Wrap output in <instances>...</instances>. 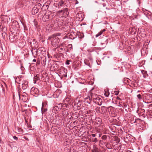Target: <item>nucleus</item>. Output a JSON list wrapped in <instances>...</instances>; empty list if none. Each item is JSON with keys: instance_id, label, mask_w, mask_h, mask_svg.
Masks as SVG:
<instances>
[{"instance_id": "nucleus-8", "label": "nucleus", "mask_w": 152, "mask_h": 152, "mask_svg": "<svg viewBox=\"0 0 152 152\" xmlns=\"http://www.w3.org/2000/svg\"><path fill=\"white\" fill-rule=\"evenodd\" d=\"M53 18L52 17V15H50L49 14H45L43 16V18L44 20L45 19V20H46V19H49V20H50L52 19Z\"/></svg>"}, {"instance_id": "nucleus-25", "label": "nucleus", "mask_w": 152, "mask_h": 152, "mask_svg": "<svg viewBox=\"0 0 152 152\" xmlns=\"http://www.w3.org/2000/svg\"><path fill=\"white\" fill-rule=\"evenodd\" d=\"M101 109L102 110V113H104L105 112V107L104 106H102L101 108Z\"/></svg>"}, {"instance_id": "nucleus-47", "label": "nucleus", "mask_w": 152, "mask_h": 152, "mask_svg": "<svg viewBox=\"0 0 152 152\" xmlns=\"http://www.w3.org/2000/svg\"><path fill=\"white\" fill-rule=\"evenodd\" d=\"M18 95L19 97V99H20V94L19 92H18Z\"/></svg>"}, {"instance_id": "nucleus-48", "label": "nucleus", "mask_w": 152, "mask_h": 152, "mask_svg": "<svg viewBox=\"0 0 152 152\" xmlns=\"http://www.w3.org/2000/svg\"><path fill=\"white\" fill-rule=\"evenodd\" d=\"M69 50H69V49L68 48L67 49V50H66V51L67 52H69Z\"/></svg>"}, {"instance_id": "nucleus-49", "label": "nucleus", "mask_w": 152, "mask_h": 152, "mask_svg": "<svg viewBox=\"0 0 152 152\" xmlns=\"http://www.w3.org/2000/svg\"><path fill=\"white\" fill-rule=\"evenodd\" d=\"M32 61L34 62H35L36 61V60L35 59H34Z\"/></svg>"}, {"instance_id": "nucleus-53", "label": "nucleus", "mask_w": 152, "mask_h": 152, "mask_svg": "<svg viewBox=\"0 0 152 152\" xmlns=\"http://www.w3.org/2000/svg\"><path fill=\"white\" fill-rule=\"evenodd\" d=\"M95 3H97V1H95Z\"/></svg>"}, {"instance_id": "nucleus-6", "label": "nucleus", "mask_w": 152, "mask_h": 152, "mask_svg": "<svg viewBox=\"0 0 152 152\" xmlns=\"http://www.w3.org/2000/svg\"><path fill=\"white\" fill-rule=\"evenodd\" d=\"M96 99L94 100V102L95 103L98 105H101L102 103V100L99 97H97Z\"/></svg>"}, {"instance_id": "nucleus-41", "label": "nucleus", "mask_w": 152, "mask_h": 152, "mask_svg": "<svg viewBox=\"0 0 152 152\" xmlns=\"http://www.w3.org/2000/svg\"><path fill=\"white\" fill-rule=\"evenodd\" d=\"M149 140L150 142L152 141V134L151 136L150 137Z\"/></svg>"}, {"instance_id": "nucleus-51", "label": "nucleus", "mask_w": 152, "mask_h": 152, "mask_svg": "<svg viewBox=\"0 0 152 152\" xmlns=\"http://www.w3.org/2000/svg\"><path fill=\"white\" fill-rule=\"evenodd\" d=\"M91 119L92 120H94V117H93V118H92Z\"/></svg>"}, {"instance_id": "nucleus-33", "label": "nucleus", "mask_w": 152, "mask_h": 152, "mask_svg": "<svg viewBox=\"0 0 152 152\" xmlns=\"http://www.w3.org/2000/svg\"><path fill=\"white\" fill-rule=\"evenodd\" d=\"M85 64L88 66H89V63L88 61L87 60H85L84 61Z\"/></svg>"}, {"instance_id": "nucleus-17", "label": "nucleus", "mask_w": 152, "mask_h": 152, "mask_svg": "<svg viewBox=\"0 0 152 152\" xmlns=\"http://www.w3.org/2000/svg\"><path fill=\"white\" fill-rule=\"evenodd\" d=\"M64 4V2L62 0H60L58 2L57 4L59 7H62L63 6V4Z\"/></svg>"}, {"instance_id": "nucleus-23", "label": "nucleus", "mask_w": 152, "mask_h": 152, "mask_svg": "<svg viewBox=\"0 0 152 152\" xmlns=\"http://www.w3.org/2000/svg\"><path fill=\"white\" fill-rule=\"evenodd\" d=\"M54 70L57 69L58 68V66L57 64H55L53 65Z\"/></svg>"}, {"instance_id": "nucleus-37", "label": "nucleus", "mask_w": 152, "mask_h": 152, "mask_svg": "<svg viewBox=\"0 0 152 152\" xmlns=\"http://www.w3.org/2000/svg\"><path fill=\"white\" fill-rule=\"evenodd\" d=\"M137 97L140 99H142L141 95L140 94H139L137 95Z\"/></svg>"}, {"instance_id": "nucleus-44", "label": "nucleus", "mask_w": 152, "mask_h": 152, "mask_svg": "<svg viewBox=\"0 0 152 152\" xmlns=\"http://www.w3.org/2000/svg\"><path fill=\"white\" fill-rule=\"evenodd\" d=\"M116 99L118 100H121V99L118 97V96H117V97H116Z\"/></svg>"}, {"instance_id": "nucleus-19", "label": "nucleus", "mask_w": 152, "mask_h": 152, "mask_svg": "<svg viewBox=\"0 0 152 152\" xmlns=\"http://www.w3.org/2000/svg\"><path fill=\"white\" fill-rule=\"evenodd\" d=\"M105 31L106 30L105 29H104L102 30L101 31L97 34L96 35V37H98L99 36L102 34L103 32Z\"/></svg>"}, {"instance_id": "nucleus-26", "label": "nucleus", "mask_w": 152, "mask_h": 152, "mask_svg": "<svg viewBox=\"0 0 152 152\" xmlns=\"http://www.w3.org/2000/svg\"><path fill=\"white\" fill-rule=\"evenodd\" d=\"M100 109L99 107H97L95 109V110L97 113H101Z\"/></svg>"}, {"instance_id": "nucleus-15", "label": "nucleus", "mask_w": 152, "mask_h": 152, "mask_svg": "<svg viewBox=\"0 0 152 152\" xmlns=\"http://www.w3.org/2000/svg\"><path fill=\"white\" fill-rule=\"evenodd\" d=\"M91 99V97L90 96H88L87 97L85 98V102H87L88 104H90Z\"/></svg>"}, {"instance_id": "nucleus-22", "label": "nucleus", "mask_w": 152, "mask_h": 152, "mask_svg": "<svg viewBox=\"0 0 152 152\" xmlns=\"http://www.w3.org/2000/svg\"><path fill=\"white\" fill-rule=\"evenodd\" d=\"M18 132H19V134H23V130L21 128H19L18 127H17Z\"/></svg>"}, {"instance_id": "nucleus-18", "label": "nucleus", "mask_w": 152, "mask_h": 152, "mask_svg": "<svg viewBox=\"0 0 152 152\" xmlns=\"http://www.w3.org/2000/svg\"><path fill=\"white\" fill-rule=\"evenodd\" d=\"M42 63L44 64V65H45L46 64V62L47 61V58L45 56L42 57Z\"/></svg>"}, {"instance_id": "nucleus-40", "label": "nucleus", "mask_w": 152, "mask_h": 152, "mask_svg": "<svg viewBox=\"0 0 152 152\" xmlns=\"http://www.w3.org/2000/svg\"><path fill=\"white\" fill-rule=\"evenodd\" d=\"M94 151L95 152H98V148H95L94 149Z\"/></svg>"}, {"instance_id": "nucleus-2", "label": "nucleus", "mask_w": 152, "mask_h": 152, "mask_svg": "<svg viewBox=\"0 0 152 152\" xmlns=\"http://www.w3.org/2000/svg\"><path fill=\"white\" fill-rule=\"evenodd\" d=\"M24 77H23L20 76L19 79L20 84H21L22 86V88L25 90L26 89L28 86V82L26 80H24Z\"/></svg>"}, {"instance_id": "nucleus-12", "label": "nucleus", "mask_w": 152, "mask_h": 152, "mask_svg": "<svg viewBox=\"0 0 152 152\" xmlns=\"http://www.w3.org/2000/svg\"><path fill=\"white\" fill-rule=\"evenodd\" d=\"M91 97H90L91 99V100H93V102H94V100L96 99V98L97 97H99L96 94H93L92 93H91Z\"/></svg>"}, {"instance_id": "nucleus-55", "label": "nucleus", "mask_w": 152, "mask_h": 152, "mask_svg": "<svg viewBox=\"0 0 152 152\" xmlns=\"http://www.w3.org/2000/svg\"><path fill=\"white\" fill-rule=\"evenodd\" d=\"M120 105H121L119 103V106H120Z\"/></svg>"}, {"instance_id": "nucleus-13", "label": "nucleus", "mask_w": 152, "mask_h": 152, "mask_svg": "<svg viewBox=\"0 0 152 152\" xmlns=\"http://www.w3.org/2000/svg\"><path fill=\"white\" fill-rule=\"evenodd\" d=\"M110 72L111 74H115L118 73V69L115 68L112 69L110 70Z\"/></svg>"}, {"instance_id": "nucleus-50", "label": "nucleus", "mask_w": 152, "mask_h": 152, "mask_svg": "<svg viewBox=\"0 0 152 152\" xmlns=\"http://www.w3.org/2000/svg\"><path fill=\"white\" fill-rule=\"evenodd\" d=\"M101 135H102V134H99V137H101Z\"/></svg>"}, {"instance_id": "nucleus-58", "label": "nucleus", "mask_w": 152, "mask_h": 152, "mask_svg": "<svg viewBox=\"0 0 152 152\" xmlns=\"http://www.w3.org/2000/svg\"><path fill=\"white\" fill-rule=\"evenodd\" d=\"M101 141H101V140H100V141H99V142H101Z\"/></svg>"}, {"instance_id": "nucleus-14", "label": "nucleus", "mask_w": 152, "mask_h": 152, "mask_svg": "<svg viewBox=\"0 0 152 152\" xmlns=\"http://www.w3.org/2000/svg\"><path fill=\"white\" fill-rule=\"evenodd\" d=\"M143 11L144 14L146 15L147 17H148V18H151V14H149L148 11H147L146 10H143Z\"/></svg>"}, {"instance_id": "nucleus-20", "label": "nucleus", "mask_w": 152, "mask_h": 152, "mask_svg": "<svg viewBox=\"0 0 152 152\" xmlns=\"http://www.w3.org/2000/svg\"><path fill=\"white\" fill-rule=\"evenodd\" d=\"M9 38L10 39V40H12V39H17V36L16 35H10L9 36Z\"/></svg>"}, {"instance_id": "nucleus-4", "label": "nucleus", "mask_w": 152, "mask_h": 152, "mask_svg": "<svg viewBox=\"0 0 152 152\" xmlns=\"http://www.w3.org/2000/svg\"><path fill=\"white\" fill-rule=\"evenodd\" d=\"M41 6L42 4L40 3H38L35 5L32 10V14L34 15L38 13L39 10L40 9Z\"/></svg>"}, {"instance_id": "nucleus-16", "label": "nucleus", "mask_w": 152, "mask_h": 152, "mask_svg": "<svg viewBox=\"0 0 152 152\" xmlns=\"http://www.w3.org/2000/svg\"><path fill=\"white\" fill-rule=\"evenodd\" d=\"M39 74H37L36 75V76L34 77V83H36V81L38 80H39Z\"/></svg>"}, {"instance_id": "nucleus-38", "label": "nucleus", "mask_w": 152, "mask_h": 152, "mask_svg": "<svg viewBox=\"0 0 152 152\" xmlns=\"http://www.w3.org/2000/svg\"><path fill=\"white\" fill-rule=\"evenodd\" d=\"M84 37V35L83 34H80L79 36V37L82 39Z\"/></svg>"}, {"instance_id": "nucleus-45", "label": "nucleus", "mask_w": 152, "mask_h": 152, "mask_svg": "<svg viewBox=\"0 0 152 152\" xmlns=\"http://www.w3.org/2000/svg\"><path fill=\"white\" fill-rule=\"evenodd\" d=\"M126 107V104H124V107H123V108H125Z\"/></svg>"}, {"instance_id": "nucleus-7", "label": "nucleus", "mask_w": 152, "mask_h": 152, "mask_svg": "<svg viewBox=\"0 0 152 152\" xmlns=\"http://www.w3.org/2000/svg\"><path fill=\"white\" fill-rule=\"evenodd\" d=\"M60 72L61 73H62L64 77H67V70L66 69H65L63 67H62L61 68Z\"/></svg>"}, {"instance_id": "nucleus-24", "label": "nucleus", "mask_w": 152, "mask_h": 152, "mask_svg": "<svg viewBox=\"0 0 152 152\" xmlns=\"http://www.w3.org/2000/svg\"><path fill=\"white\" fill-rule=\"evenodd\" d=\"M59 48V49L58 50L60 52L64 53L66 52V49L64 48Z\"/></svg>"}, {"instance_id": "nucleus-1", "label": "nucleus", "mask_w": 152, "mask_h": 152, "mask_svg": "<svg viewBox=\"0 0 152 152\" xmlns=\"http://www.w3.org/2000/svg\"><path fill=\"white\" fill-rule=\"evenodd\" d=\"M60 35L58 34H56L52 35L48 37V40L51 41V45L54 47H57L59 44L60 40L57 37Z\"/></svg>"}, {"instance_id": "nucleus-35", "label": "nucleus", "mask_w": 152, "mask_h": 152, "mask_svg": "<svg viewBox=\"0 0 152 152\" xmlns=\"http://www.w3.org/2000/svg\"><path fill=\"white\" fill-rule=\"evenodd\" d=\"M70 61L69 60H67L65 63V64L66 65H69L70 64Z\"/></svg>"}, {"instance_id": "nucleus-11", "label": "nucleus", "mask_w": 152, "mask_h": 152, "mask_svg": "<svg viewBox=\"0 0 152 152\" xmlns=\"http://www.w3.org/2000/svg\"><path fill=\"white\" fill-rule=\"evenodd\" d=\"M95 119L96 120V122L99 125H100L102 123V119L99 118L97 117L95 118Z\"/></svg>"}, {"instance_id": "nucleus-57", "label": "nucleus", "mask_w": 152, "mask_h": 152, "mask_svg": "<svg viewBox=\"0 0 152 152\" xmlns=\"http://www.w3.org/2000/svg\"><path fill=\"white\" fill-rule=\"evenodd\" d=\"M143 77H144V78H145V76H144V75H143Z\"/></svg>"}, {"instance_id": "nucleus-52", "label": "nucleus", "mask_w": 152, "mask_h": 152, "mask_svg": "<svg viewBox=\"0 0 152 152\" xmlns=\"http://www.w3.org/2000/svg\"><path fill=\"white\" fill-rule=\"evenodd\" d=\"M90 116H91L92 117H93V115H92L91 114L90 115Z\"/></svg>"}, {"instance_id": "nucleus-28", "label": "nucleus", "mask_w": 152, "mask_h": 152, "mask_svg": "<svg viewBox=\"0 0 152 152\" xmlns=\"http://www.w3.org/2000/svg\"><path fill=\"white\" fill-rule=\"evenodd\" d=\"M53 26H56V27H57L59 26V23H58L57 20H56V21H55L53 24Z\"/></svg>"}, {"instance_id": "nucleus-36", "label": "nucleus", "mask_w": 152, "mask_h": 152, "mask_svg": "<svg viewBox=\"0 0 152 152\" xmlns=\"http://www.w3.org/2000/svg\"><path fill=\"white\" fill-rule=\"evenodd\" d=\"M119 92V91H114L115 94L116 95H118Z\"/></svg>"}, {"instance_id": "nucleus-10", "label": "nucleus", "mask_w": 152, "mask_h": 152, "mask_svg": "<svg viewBox=\"0 0 152 152\" xmlns=\"http://www.w3.org/2000/svg\"><path fill=\"white\" fill-rule=\"evenodd\" d=\"M137 112L139 113V115H144V113H145V110L144 109H139L138 110Z\"/></svg>"}, {"instance_id": "nucleus-27", "label": "nucleus", "mask_w": 152, "mask_h": 152, "mask_svg": "<svg viewBox=\"0 0 152 152\" xmlns=\"http://www.w3.org/2000/svg\"><path fill=\"white\" fill-rule=\"evenodd\" d=\"M68 48L70 50H71V49H72V44H69L68 45Z\"/></svg>"}, {"instance_id": "nucleus-42", "label": "nucleus", "mask_w": 152, "mask_h": 152, "mask_svg": "<svg viewBox=\"0 0 152 152\" xmlns=\"http://www.w3.org/2000/svg\"><path fill=\"white\" fill-rule=\"evenodd\" d=\"M91 136L93 137H95L96 136V134H92L91 135Z\"/></svg>"}, {"instance_id": "nucleus-31", "label": "nucleus", "mask_w": 152, "mask_h": 152, "mask_svg": "<svg viewBox=\"0 0 152 152\" xmlns=\"http://www.w3.org/2000/svg\"><path fill=\"white\" fill-rule=\"evenodd\" d=\"M61 105V108H62V107H67V106H68V105H67L65 104H59V105Z\"/></svg>"}, {"instance_id": "nucleus-46", "label": "nucleus", "mask_w": 152, "mask_h": 152, "mask_svg": "<svg viewBox=\"0 0 152 152\" xmlns=\"http://www.w3.org/2000/svg\"><path fill=\"white\" fill-rule=\"evenodd\" d=\"M91 113V110L88 111H87V113Z\"/></svg>"}, {"instance_id": "nucleus-29", "label": "nucleus", "mask_w": 152, "mask_h": 152, "mask_svg": "<svg viewBox=\"0 0 152 152\" xmlns=\"http://www.w3.org/2000/svg\"><path fill=\"white\" fill-rule=\"evenodd\" d=\"M107 136L106 135H103L101 137L102 139L103 140H106L107 139Z\"/></svg>"}, {"instance_id": "nucleus-34", "label": "nucleus", "mask_w": 152, "mask_h": 152, "mask_svg": "<svg viewBox=\"0 0 152 152\" xmlns=\"http://www.w3.org/2000/svg\"><path fill=\"white\" fill-rule=\"evenodd\" d=\"M34 42H35V43H36V42H34V41H33L32 42H30V44L31 46L33 47H34V46L32 45H34Z\"/></svg>"}, {"instance_id": "nucleus-21", "label": "nucleus", "mask_w": 152, "mask_h": 152, "mask_svg": "<svg viewBox=\"0 0 152 152\" xmlns=\"http://www.w3.org/2000/svg\"><path fill=\"white\" fill-rule=\"evenodd\" d=\"M81 106V102L80 101H78L77 104L75 105L74 106H75L76 107H77V109H80V106Z\"/></svg>"}, {"instance_id": "nucleus-32", "label": "nucleus", "mask_w": 152, "mask_h": 152, "mask_svg": "<svg viewBox=\"0 0 152 152\" xmlns=\"http://www.w3.org/2000/svg\"><path fill=\"white\" fill-rule=\"evenodd\" d=\"M92 140L93 142L95 143L96 142L98 141L97 139L96 138L92 139Z\"/></svg>"}, {"instance_id": "nucleus-56", "label": "nucleus", "mask_w": 152, "mask_h": 152, "mask_svg": "<svg viewBox=\"0 0 152 152\" xmlns=\"http://www.w3.org/2000/svg\"><path fill=\"white\" fill-rule=\"evenodd\" d=\"M120 105H121L119 103V106H120Z\"/></svg>"}, {"instance_id": "nucleus-5", "label": "nucleus", "mask_w": 152, "mask_h": 152, "mask_svg": "<svg viewBox=\"0 0 152 152\" xmlns=\"http://www.w3.org/2000/svg\"><path fill=\"white\" fill-rule=\"evenodd\" d=\"M31 93L32 94L35 96L39 94V91L38 88L35 87H33L31 89Z\"/></svg>"}, {"instance_id": "nucleus-54", "label": "nucleus", "mask_w": 152, "mask_h": 152, "mask_svg": "<svg viewBox=\"0 0 152 152\" xmlns=\"http://www.w3.org/2000/svg\"><path fill=\"white\" fill-rule=\"evenodd\" d=\"M120 105H121L119 103V106H120Z\"/></svg>"}, {"instance_id": "nucleus-9", "label": "nucleus", "mask_w": 152, "mask_h": 152, "mask_svg": "<svg viewBox=\"0 0 152 152\" xmlns=\"http://www.w3.org/2000/svg\"><path fill=\"white\" fill-rule=\"evenodd\" d=\"M22 99L23 101L25 102H26L28 100V96L26 93L25 94L22 95Z\"/></svg>"}, {"instance_id": "nucleus-3", "label": "nucleus", "mask_w": 152, "mask_h": 152, "mask_svg": "<svg viewBox=\"0 0 152 152\" xmlns=\"http://www.w3.org/2000/svg\"><path fill=\"white\" fill-rule=\"evenodd\" d=\"M67 8H65L63 10L59 11L58 13V15L60 17L66 18L67 16L69 14Z\"/></svg>"}, {"instance_id": "nucleus-43", "label": "nucleus", "mask_w": 152, "mask_h": 152, "mask_svg": "<svg viewBox=\"0 0 152 152\" xmlns=\"http://www.w3.org/2000/svg\"><path fill=\"white\" fill-rule=\"evenodd\" d=\"M75 4H77L78 3V1L77 0H75Z\"/></svg>"}, {"instance_id": "nucleus-39", "label": "nucleus", "mask_w": 152, "mask_h": 152, "mask_svg": "<svg viewBox=\"0 0 152 152\" xmlns=\"http://www.w3.org/2000/svg\"><path fill=\"white\" fill-rule=\"evenodd\" d=\"M13 138H14V139L17 140H18V137L15 136H14L13 137Z\"/></svg>"}, {"instance_id": "nucleus-30", "label": "nucleus", "mask_w": 152, "mask_h": 152, "mask_svg": "<svg viewBox=\"0 0 152 152\" xmlns=\"http://www.w3.org/2000/svg\"><path fill=\"white\" fill-rule=\"evenodd\" d=\"M104 95L106 97H107L110 94V93L109 92L105 91L104 93Z\"/></svg>"}, {"instance_id": "nucleus-59", "label": "nucleus", "mask_w": 152, "mask_h": 152, "mask_svg": "<svg viewBox=\"0 0 152 152\" xmlns=\"http://www.w3.org/2000/svg\"><path fill=\"white\" fill-rule=\"evenodd\" d=\"M151 142V144H152V142Z\"/></svg>"}]
</instances>
